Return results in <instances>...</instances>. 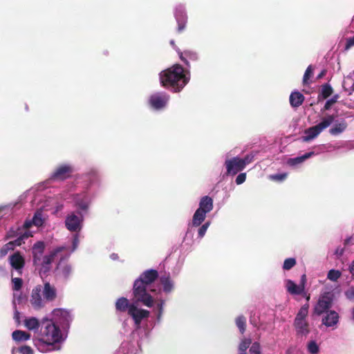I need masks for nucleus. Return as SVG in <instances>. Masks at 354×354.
Here are the masks:
<instances>
[{
  "label": "nucleus",
  "mask_w": 354,
  "mask_h": 354,
  "mask_svg": "<svg viewBox=\"0 0 354 354\" xmlns=\"http://www.w3.org/2000/svg\"><path fill=\"white\" fill-rule=\"evenodd\" d=\"M189 77L185 74V70L180 64L162 71L160 73V84L165 88H171L174 92H179L188 83Z\"/></svg>",
  "instance_id": "1"
},
{
  "label": "nucleus",
  "mask_w": 354,
  "mask_h": 354,
  "mask_svg": "<svg viewBox=\"0 0 354 354\" xmlns=\"http://www.w3.org/2000/svg\"><path fill=\"white\" fill-rule=\"evenodd\" d=\"M62 337L59 326L48 319L41 320V328L37 338L39 342L53 346L54 344L59 342Z\"/></svg>",
  "instance_id": "2"
},
{
  "label": "nucleus",
  "mask_w": 354,
  "mask_h": 354,
  "mask_svg": "<svg viewBox=\"0 0 354 354\" xmlns=\"http://www.w3.org/2000/svg\"><path fill=\"white\" fill-rule=\"evenodd\" d=\"M147 287L141 280H135L133 286V295L134 304L141 303L144 306L151 308L153 306L154 299L147 292Z\"/></svg>",
  "instance_id": "3"
},
{
  "label": "nucleus",
  "mask_w": 354,
  "mask_h": 354,
  "mask_svg": "<svg viewBox=\"0 0 354 354\" xmlns=\"http://www.w3.org/2000/svg\"><path fill=\"white\" fill-rule=\"evenodd\" d=\"M335 116L333 115H328L324 118L321 122L305 130V136L303 137V140L308 142L316 138L324 129L328 127L334 121Z\"/></svg>",
  "instance_id": "4"
},
{
  "label": "nucleus",
  "mask_w": 354,
  "mask_h": 354,
  "mask_svg": "<svg viewBox=\"0 0 354 354\" xmlns=\"http://www.w3.org/2000/svg\"><path fill=\"white\" fill-rule=\"evenodd\" d=\"M52 320L56 325L61 327L63 330L69 328L72 317L70 312L62 308H57L52 312Z\"/></svg>",
  "instance_id": "5"
},
{
  "label": "nucleus",
  "mask_w": 354,
  "mask_h": 354,
  "mask_svg": "<svg viewBox=\"0 0 354 354\" xmlns=\"http://www.w3.org/2000/svg\"><path fill=\"white\" fill-rule=\"evenodd\" d=\"M65 250V247H57L51 250L48 254L44 255L41 260V263H38V266H40L39 274L46 275L50 272L51 263L54 261L57 254Z\"/></svg>",
  "instance_id": "6"
},
{
  "label": "nucleus",
  "mask_w": 354,
  "mask_h": 354,
  "mask_svg": "<svg viewBox=\"0 0 354 354\" xmlns=\"http://www.w3.org/2000/svg\"><path fill=\"white\" fill-rule=\"evenodd\" d=\"M333 294L330 292L322 294L314 308V313L319 316L329 311L333 305Z\"/></svg>",
  "instance_id": "7"
},
{
  "label": "nucleus",
  "mask_w": 354,
  "mask_h": 354,
  "mask_svg": "<svg viewBox=\"0 0 354 354\" xmlns=\"http://www.w3.org/2000/svg\"><path fill=\"white\" fill-rule=\"evenodd\" d=\"M84 218L81 212H72L69 214L65 220V225L71 232H80L82 227Z\"/></svg>",
  "instance_id": "8"
},
{
  "label": "nucleus",
  "mask_w": 354,
  "mask_h": 354,
  "mask_svg": "<svg viewBox=\"0 0 354 354\" xmlns=\"http://www.w3.org/2000/svg\"><path fill=\"white\" fill-rule=\"evenodd\" d=\"M73 168L70 165H61L58 166L50 176V179L55 180H64L70 178L73 172Z\"/></svg>",
  "instance_id": "9"
},
{
  "label": "nucleus",
  "mask_w": 354,
  "mask_h": 354,
  "mask_svg": "<svg viewBox=\"0 0 354 354\" xmlns=\"http://www.w3.org/2000/svg\"><path fill=\"white\" fill-rule=\"evenodd\" d=\"M225 165L227 169V174L235 175L245 169L244 162L241 161L239 157H234L225 160Z\"/></svg>",
  "instance_id": "10"
},
{
  "label": "nucleus",
  "mask_w": 354,
  "mask_h": 354,
  "mask_svg": "<svg viewBox=\"0 0 354 354\" xmlns=\"http://www.w3.org/2000/svg\"><path fill=\"white\" fill-rule=\"evenodd\" d=\"M169 100V96L165 93H157L150 96L149 103L150 106L156 110L164 108Z\"/></svg>",
  "instance_id": "11"
},
{
  "label": "nucleus",
  "mask_w": 354,
  "mask_h": 354,
  "mask_svg": "<svg viewBox=\"0 0 354 354\" xmlns=\"http://www.w3.org/2000/svg\"><path fill=\"white\" fill-rule=\"evenodd\" d=\"M136 304H131L129 315L133 318L135 324L138 326L143 319L149 317L150 313L147 310L138 308Z\"/></svg>",
  "instance_id": "12"
},
{
  "label": "nucleus",
  "mask_w": 354,
  "mask_h": 354,
  "mask_svg": "<svg viewBox=\"0 0 354 354\" xmlns=\"http://www.w3.org/2000/svg\"><path fill=\"white\" fill-rule=\"evenodd\" d=\"M45 247V243L43 241H37L32 245V263L35 266H38V263H41V260L44 256Z\"/></svg>",
  "instance_id": "13"
},
{
  "label": "nucleus",
  "mask_w": 354,
  "mask_h": 354,
  "mask_svg": "<svg viewBox=\"0 0 354 354\" xmlns=\"http://www.w3.org/2000/svg\"><path fill=\"white\" fill-rule=\"evenodd\" d=\"M41 292V286H37L32 290L30 301L35 309H40L44 306Z\"/></svg>",
  "instance_id": "14"
},
{
  "label": "nucleus",
  "mask_w": 354,
  "mask_h": 354,
  "mask_svg": "<svg viewBox=\"0 0 354 354\" xmlns=\"http://www.w3.org/2000/svg\"><path fill=\"white\" fill-rule=\"evenodd\" d=\"M158 278L156 270L149 269L144 271L136 280H141L146 286H149Z\"/></svg>",
  "instance_id": "15"
},
{
  "label": "nucleus",
  "mask_w": 354,
  "mask_h": 354,
  "mask_svg": "<svg viewBox=\"0 0 354 354\" xmlns=\"http://www.w3.org/2000/svg\"><path fill=\"white\" fill-rule=\"evenodd\" d=\"M326 315L322 318V324L327 327H333L339 322V315L335 310L326 312Z\"/></svg>",
  "instance_id": "16"
},
{
  "label": "nucleus",
  "mask_w": 354,
  "mask_h": 354,
  "mask_svg": "<svg viewBox=\"0 0 354 354\" xmlns=\"http://www.w3.org/2000/svg\"><path fill=\"white\" fill-rule=\"evenodd\" d=\"M42 292L44 298L47 301H53L57 297V290L55 286L49 282H46L44 285Z\"/></svg>",
  "instance_id": "17"
},
{
  "label": "nucleus",
  "mask_w": 354,
  "mask_h": 354,
  "mask_svg": "<svg viewBox=\"0 0 354 354\" xmlns=\"http://www.w3.org/2000/svg\"><path fill=\"white\" fill-rule=\"evenodd\" d=\"M180 59L189 68V61L197 62L198 60V54L192 50H186L183 52L178 51Z\"/></svg>",
  "instance_id": "18"
},
{
  "label": "nucleus",
  "mask_w": 354,
  "mask_h": 354,
  "mask_svg": "<svg viewBox=\"0 0 354 354\" xmlns=\"http://www.w3.org/2000/svg\"><path fill=\"white\" fill-rule=\"evenodd\" d=\"M175 17L178 24V32H181L184 30L187 24V15L183 9L178 8L175 12Z\"/></svg>",
  "instance_id": "19"
},
{
  "label": "nucleus",
  "mask_w": 354,
  "mask_h": 354,
  "mask_svg": "<svg viewBox=\"0 0 354 354\" xmlns=\"http://www.w3.org/2000/svg\"><path fill=\"white\" fill-rule=\"evenodd\" d=\"M293 325L295 328L297 335L307 336L310 333L309 324L306 320L294 322Z\"/></svg>",
  "instance_id": "20"
},
{
  "label": "nucleus",
  "mask_w": 354,
  "mask_h": 354,
  "mask_svg": "<svg viewBox=\"0 0 354 354\" xmlns=\"http://www.w3.org/2000/svg\"><path fill=\"white\" fill-rule=\"evenodd\" d=\"M213 209V200L211 197L205 196L201 198L199 203V207L197 209H201V212L206 214L211 212Z\"/></svg>",
  "instance_id": "21"
},
{
  "label": "nucleus",
  "mask_w": 354,
  "mask_h": 354,
  "mask_svg": "<svg viewBox=\"0 0 354 354\" xmlns=\"http://www.w3.org/2000/svg\"><path fill=\"white\" fill-rule=\"evenodd\" d=\"M10 264L15 270H20L24 268L25 261L24 257L19 253H15L10 257Z\"/></svg>",
  "instance_id": "22"
},
{
  "label": "nucleus",
  "mask_w": 354,
  "mask_h": 354,
  "mask_svg": "<svg viewBox=\"0 0 354 354\" xmlns=\"http://www.w3.org/2000/svg\"><path fill=\"white\" fill-rule=\"evenodd\" d=\"M304 100L305 97L304 95L299 91L291 93L289 98L290 104L293 108H297L303 104Z\"/></svg>",
  "instance_id": "23"
},
{
  "label": "nucleus",
  "mask_w": 354,
  "mask_h": 354,
  "mask_svg": "<svg viewBox=\"0 0 354 354\" xmlns=\"http://www.w3.org/2000/svg\"><path fill=\"white\" fill-rule=\"evenodd\" d=\"M160 281L163 286V291L165 293L171 292L174 289V283L171 279L169 274H164L160 277Z\"/></svg>",
  "instance_id": "24"
},
{
  "label": "nucleus",
  "mask_w": 354,
  "mask_h": 354,
  "mask_svg": "<svg viewBox=\"0 0 354 354\" xmlns=\"http://www.w3.org/2000/svg\"><path fill=\"white\" fill-rule=\"evenodd\" d=\"M287 291L295 295H303L304 290L299 285H297L293 281L288 279L286 281Z\"/></svg>",
  "instance_id": "25"
},
{
  "label": "nucleus",
  "mask_w": 354,
  "mask_h": 354,
  "mask_svg": "<svg viewBox=\"0 0 354 354\" xmlns=\"http://www.w3.org/2000/svg\"><path fill=\"white\" fill-rule=\"evenodd\" d=\"M206 218V214L201 212V209H196L194 214L192 225L193 227H198L205 221Z\"/></svg>",
  "instance_id": "26"
},
{
  "label": "nucleus",
  "mask_w": 354,
  "mask_h": 354,
  "mask_svg": "<svg viewBox=\"0 0 354 354\" xmlns=\"http://www.w3.org/2000/svg\"><path fill=\"white\" fill-rule=\"evenodd\" d=\"M131 304L126 297H120L115 302V308L118 311L125 312L127 310H129Z\"/></svg>",
  "instance_id": "27"
},
{
  "label": "nucleus",
  "mask_w": 354,
  "mask_h": 354,
  "mask_svg": "<svg viewBox=\"0 0 354 354\" xmlns=\"http://www.w3.org/2000/svg\"><path fill=\"white\" fill-rule=\"evenodd\" d=\"M333 93V88L332 86L328 84H324L321 86V91L318 95V100H320L321 99H326L328 97H330Z\"/></svg>",
  "instance_id": "28"
},
{
  "label": "nucleus",
  "mask_w": 354,
  "mask_h": 354,
  "mask_svg": "<svg viewBox=\"0 0 354 354\" xmlns=\"http://www.w3.org/2000/svg\"><path fill=\"white\" fill-rule=\"evenodd\" d=\"M313 155H314L313 151H310L308 153H306L304 155L293 158H289L288 160V164L290 166H295L297 165L302 163L306 159L310 158Z\"/></svg>",
  "instance_id": "29"
},
{
  "label": "nucleus",
  "mask_w": 354,
  "mask_h": 354,
  "mask_svg": "<svg viewBox=\"0 0 354 354\" xmlns=\"http://www.w3.org/2000/svg\"><path fill=\"white\" fill-rule=\"evenodd\" d=\"M12 338L16 342H24L30 338V334L26 331L17 330L12 334Z\"/></svg>",
  "instance_id": "30"
},
{
  "label": "nucleus",
  "mask_w": 354,
  "mask_h": 354,
  "mask_svg": "<svg viewBox=\"0 0 354 354\" xmlns=\"http://www.w3.org/2000/svg\"><path fill=\"white\" fill-rule=\"evenodd\" d=\"M57 270H59V274L64 279H68L72 272L71 266L68 264L62 266L61 262H59V263L57 264Z\"/></svg>",
  "instance_id": "31"
},
{
  "label": "nucleus",
  "mask_w": 354,
  "mask_h": 354,
  "mask_svg": "<svg viewBox=\"0 0 354 354\" xmlns=\"http://www.w3.org/2000/svg\"><path fill=\"white\" fill-rule=\"evenodd\" d=\"M24 325L28 330H32L38 329L41 323H39L37 318L32 317L24 320Z\"/></svg>",
  "instance_id": "32"
},
{
  "label": "nucleus",
  "mask_w": 354,
  "mask_h": 354,
  "mask_svg": "<svg viewBox=\"0 0 354 354\" xmlns=\"http://www.w3.org/2000/svg\"><path fill=\"white\" fill-rule=\"evenodd\" d=\"M308 307L309 306L307 304L302 306L296 315L294 322H298L299 321L306 320V318L308 314Z\"/></svg>",
  "instance_id": "33"
},
{
  "label": "nucleus",
  "mask_w": 354,
  "mask_h": 354,
  "mask_svg": "<svg viewBox=\"0 0 354 354\" xmlns=\"http://www.w3.org/2000/svg\"><path fill=\"white\" fill-rule=\"evenodd\" d=\"M347 127V124L345 121H343L340 123L335 124L334 127H333L329 132L331 135L336 136L341 133H342Z\"/></svg>",
  "instance_id": "34"
},
{
  "label": "nucleus",
  "mask_w": 354,
  "mask_h": 354,
  "mask_svg": "<svg viewBox=\"0 0 354 354\" xmlns=\"http://www.w3.org/2000/svg\"><path fill=\"white\" fill-rule=\"evenodd\" d=\"M30 236H32V232L30 231H25L24 234H20L19 236H17V238L15 240L12 241V242L15 247L20 246L24 243L25 239H27Z\"/></svg>",
  "instance_id": "35"
},
{
  "label": "nucleus",
  "mask_w": 354,
  "mask_h": 354,
  "mask_svg": "<svg viewBox=\"0 0 354 354\" xmlns=\"http://www.w3.org/2000/svg\"><path fill=\"white\" fill-rule=\"evenodd\" d=\"M236 325L241 334H243L246 329V318L243 315H239L236 318Z\"/></svg>",
  "instance_id": "36"
},
{
  "label": "nucleus",
  "mask_w": 354,
  "mask_h": 354,
  "mask_svg": "<svg viewBox=\"0 0 354 354\" xmlns=\"http://www.w3.org/2000/svg\"><path fill=\"white\" fill-rule=\"evenodd\" d=\"M23 229L21 227H11L7 232L6 239H13L19 236L20 234H24Z\"/></svg>",
  "instance_id": "37"
},
{
  "label": "nucleus",
  "mask_w": 354,
  "mask_h": 354,
  "mask_svg": "<svg viewBox=\"0 0 354 354\" xmlns=\"http://www.w3.org/2000/svg\"><path fill=\"white\" fill-rule=\"evenodd\" d=\"M32 223H34V225L39 227L41 226L44 223V220L42 218V214L41 212L37 211L32 218Z\"/></svg>",
  "instance_id": "38"
},
{
  "label": "nucleus",
  "mask_w": 354,
  "mask_h": 354,
  "mask_svg": "<svg viewBox=\"0 0 354 354\" xmlns=\"http://www.w3.org/2000/svg\"><path fill=\"white\" fill-rule=\"evenodd\" d=\"M341 275L342 273L340 271L332 269L328 271L327 274V278L332 281H336L341 277Z\"/></svg>",
  "instance_id": "39"
},
{
  "label": "nucleus",
  "mask_w": 354,
  "mask_h": 354,
  "mask_svg": "<svg viewBox=\"0 0 354 354\" xmlns=\"http://www.w3.org/2000/svg\"><path fill=\"white\" fill-rule=\"evenodd\" d=\"M313 73V67L312 65H309L306 71H305V73L304 75V77H303V84L304 85L306 84H309V79L310 77L312 76Z\"/></svg>",
  "instance_id": "40"
},
{
  "label": "nucleus",
  "mask_w": 354,
  "mask_h": 354,
  "mask_svg": "<svg viewBox=\"0 0 354 354\" xmlns=\"http://www.w3.org/2000/svg\"><path fill=\"white\" fill-rule=\"evenodd\" d=\"M296 265V259L295 258H288L285 259L283 265V269L289 270Z\"/></svg>",
  "instance_id": "41"
},
{
  "label": "nucleus",
  "mask_w": 354,
  "mask_h": 354,
  "mask_svg": "<svg viewBox=\"0 0 354 354\" xmlns=\"http://www.w3.org/2000/svg\"><path fill=\"white\" fill-rule=\"evenodd\" d=\"M252 341L250 339H243L239 346V350L240 353H246V350L251 344Z\"/></svg>",
  "instance_id": "42"
},
{
  "label": "nucleus",
  "mask_w": 354,
  "mask_h": 354,
  "mask_svg": "<svg viewBox=\"0 0 354 354\" xmlns=\"http://www.w3.org/2000/svg\"><path fill=\"white\" fill-rule=\"evenodd\" d=\"M307 348H308V351L310 354H318V353L319 351V346L315 341H310L308 344Z\"/></svg>",
  "instance_id": "43"
},
{
  "label": "nucleus",
  "mask_w": 354,
  "mask_h": 354,
  "mask_svg": "<svg viewBox=\"0 0 354 354\" xmlns=\"http://www.w3.org/2000/svg\"><path fill=\"white\" fill-rule=\"evenodd\" d=\"M338 98L339 95L336 94L333 95L330 100H328L325 103L323 111L329 110L331 108V106L337 102Z\"/></svg>",
  "instance_id": "44"
},
{
  "label": "nucleus",
  "mask_w": 354,
  "mask_h": 354,
  "mask_svg": "<svg viewBox=\"0 0 354 354\" xmlns=\"http://www.w3.org/2000/svg\"><path fill=\"white\" fill-rule=\"evenodd\" d=\"M12 282L13 283L12 289L14 290L18 291L21 288L23 285V280L21 278H12Z\"/></svg>",
  "instance_id": "45"
},
{
  "label": "nucleus",
  "mask_w": 354,
  "mask_h": 354,
  "mask_svg": "<svg viewBox=\"0 0 354 354\" xmlns=\"http://www.w3.org/2000/svg\"><path fill=\"white\" fill-rule=\"evenodd\" d=\"M250 354H261V346L257 342H254L249 350Z\"/></svg>",
  "instance_id": "46"
},
{
  "label": "nucleus",
  "mask_w": 354,
  "mask_h": 354,
  "mask_svg": "<svg viewBox=\"0 0 354 354\" xmlns=\"http://www.w3.org/2000/svg\"><path fill=\"white\" fill-rule=\"evenodd\" d=\"M209 225H210V222L207 221L200 227V228L198 229V232L199 238H203L205 236Z\"/></svg>",
  "instance_id": "47"
},
{
  "label": "nucleus",
  "mask_w": 354,
  "mask_h": 354,
  "mask_svg": "<svg viewBox=\"0 0 354 354\" xmlns=\"http://www.w3.org/2000/svg\"><path fill=\"white\" fill-rule=\"evenodd\" d=\"M20 354H34L32 348L30 346L24 345L19 348Z\"/></svg>",
  "instance_id": "48"
},
{
  "label": "nucleus",
  "mask_w": 354,
  "mask_h": 354,
  "mask_svg": "<svg viewBox=\"0 0 354 354\" xmlns=\"http://www.w3.org/2000/svg\"><path fill=\"white\" fill-rule=\"evenodd\" d=\"M288 174L286 173L277 174L274 175H270V179L277 181H282L286 178Z\"/></svg>",
  "instance_id": "49"
},
{
  "label": "nucleus",
  "mask_w": 354,
  "mask_h": 354,
  "mask_svg": "<svg viewBox=\"0 0 354 354\" xmlns=\"http://www.w3.org/2000/svg\"><path fill=\"white\" fill-rule=\"evenodd\" d=\"M245 179H246L245 173L239 174L236 178V183L237 185H241L245 181Z\"/></svg>",
  "instance_id": "50"
},
{
  "label": "nucleus",
  "mask_w": 354,
  "mask_h": 354,
  "mask_svg": "<svg viewBox=\"0 0 354 354\" xmlns=\"http://www.w3.org/2000/svg\"><path fill=\"white\" fill-rule=\"evenodd\" d=\"M345 296L350 300L354 299V287L349 288L345 292Z\"/></svg>",
  "instance_id": "51"
},
{
  "label": "nucleus",
  "mask_w": 354,
  "mask_h": 354,
  "mask_svg": "<svg viewBox=\"0 0 354 354\" xmlns=\"http://www.w3.org/2000/svg\"><path fill=\"white\" fill-rule=\"evenodd\" d=\"M77 205L78 206V207L83 210V211H86L88 208V204L87 202H85V201H77Z\"/></svg>",
  "instance_id": "52"
},
{
  "label": "nucleus",
  "mask_w": 354,
  "mask_h": 354,
  "mask_svg": "<svg viewBox=\"0 0 354 354\" xmlns=\"http://www.w3.org/2000/svg\"><path fill=\"white\" fill-rule=\"evenodd\" d=\"M34 225L33 223H32V220H27L24 222V223L23 224V225L21 227V228L23 229V232H25V231H30L29 230V228L32 225Z\"/></svg>",
  "instance_id": "53"
},
{
  "label": "nucleus",
  "mask_w": 354,
  "mask_h": 354,
  "mask_svg": "<svg viewBox=\"0 0 354 354\" xmlns=\"http://www.w3.org/2000/svg\"><path fill=\"white\" fill-rule=\"evenodd\" d=\"M253 160V156L252 155H246L243 158H241V161L244 162V167L248 164H250Z\"/></svg>",
  "instance_id": "54"
},
{
  "label": "nucleus",
  "mask_w": 354,
  "mask_h": 354,
  "mask_svg": "<svg viewBox=\"0 0 354 354\" xmlns=\"http://www.w3.org/2000/svg\"><path fill=\"white\" fill-rule=\"evenodd\" d=\"M353 46H354V36L352 37H349L346 39V43L345 45V50H348Z\"/></svg>",
  "instance_id": "55"
},
{
  "label": "nucleus",
  "mask_w": 354,
  "mask_h": 354,
  "mask_svg": "<svg viewBox=\"0 0 354 354\" xmlns=\"http://www.w3.org/2000/svg\"><path fill=\"white\" fill-rule=\"evenodd\" d=\"M86 176L91 180H95L97 178V173L95 170H91L86 174Z\"/></svg>",
  "instance_id": "56"
},
{
  "label": "nucleus",
  "mask_w": 354,
  "mask_h": 354,
  "mask_svg": "<svg viewBox=\"0 0 354 354\" xmlns=\"http://www.w3.org/2000/svg\"><path fill=\"white\" fill-rule=\"evenodd\" d=\"M306 281H307L306 275L305 274H304L301 277L300 283L299 284L301 287V288L304 289V290H305V286L306 283Z\"/></svg>",
  "instance_id": "57"
},
{
  "label": "nucleus",
  "mask_w": 354,
  "mask_h": 354,
  "mask_svg": "<svg viewBox=\"0 0 354 354\" xmlns=\"http://www.w3.org/2000/svg\"><path fill=\"white\" fill-rule=\"evenodd\" d=\"M9 251V249L4 245L0 250V257L6 256Z\"/></svg>",
  "instance_id": "58"
},
{
  "label": "nucleus",
  "mask_w": 354,
  "mask_h": 354,
  "mask_svg": "<svg viewBox=\"0 0 354 354\" xmlns=\"http://www.w3.org/2000/svg\"><path fill=\"white\" fill-rule=\"evenodd\" d=\"M79 243V238L77 234H75L73 240V250H75Z\"/></svg>",
  "instance_id": "59"
},
{
  "label": "nucleus",
  "mask_w": 354,
  "mask_h": 354,
  "mask_svg": "<svg viewBox=\"0 0 354 354\" xmlns=\"http://www.w3.org/2000/svg\"><path fill=\"white\" fill-rule=\"evenodd\" d=\"M326 72H327V71H326V69H323V70L320 72V73L317 76V80H320V79L323 78V77L326 75Z\"/></svg>",
  "instance_id": "60"
},
{
  "label": "nucleus",
  "mask_w": 354,
  "mask_h": 354,
  "mask_svg": "<svg viewBox=\"0 0 354 354\" xmlns=\"http://www.w3.org/2000/svg\"><path fill=\"white\" fill-rule=\"evenodd\" d=\"M5 245L9 249V250H12L15 248V245L12 241L8 242V243L5 244Z\"/></svg>",
  "instance_id": "61"
},
{
  "label": "nucleus",
  "mask_w": 354,
  "mask_h": 354,
  "mask_svg": "<svg viewBox=\"0 0 354 354\" xmlns=\"http://www.w3.org/2000/svg\"><path fill=\"white\" fill-rule=\"evenodd\" d=\"M349 271L352 275H354V261L351 263L349 266Z\"/></svg>",
  "instance_id": "62"
},
{
  "label": "nucleus",
  "mask_w": 354,
  "mask_h": 354,
  "mask_svg": "<svg viewBox=\"0 0 354 354\" xmlns=\"http://www.w3.org/2000/svg\"><path fill=\"white\" fill-rule=\"evenodd\" d=\"M170 44H171V45L172 46L176 47V45H175L174 41L171 40V41H170Z\"/></svg>",
  "instance_id": "63"
},
{
  "label": "nucleus",
  "mask_w": 354,
  "mask_h": 354,
  "mask_svg": "<svg viewBox=\"0 0 354 354\" xmlns=\"http://www.w3.org/2000/svg\"><path fill=\"white\" fill-rule=\"evenodd\" d=\"M352 317H353V319L354 320V308L353 309V311H352Z\"/></svg>",
  "instance_id": "64"
}]
</instances>
